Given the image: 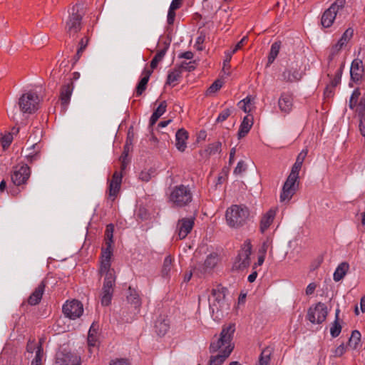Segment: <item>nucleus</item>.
<instances>
[{"label":"nucleus","instance_id":"43","mask_svg":"<svg viewBox=\"0 0 365 365\" xmlns=\"http://www.w3.org/2000/svg\"><path fill=\"white\" fill-rule=\"evenodd\" d=\"M113 231L114 226L112 224L108 225L105 233L106 244H113Z\"/></svg>","mask_w":365,"mask_h":365},{"label":"nucleus","instance_id":"34","mask_svg":"<svg viewBox=\"0 0 365 365\" xmlns=\"http://www.w3.org/2000/svg\"><path fill=\"white\" fill-rule=\"evenodd\" d=\"M280 47H281L280 41L274 42L272 45L271 50H270V52H269V54L268 56V61H267V66H269L270 64H272L274 62V61L275 60V58H277V56L279 53Z\"/></svg>","mask_w":365,"mask_h":365},{"label":"nucleus","instance_id":"13","mask_svg":"<svg viewBox=\"0 0 365 365\" xmlns=\"http://www.w3.org/2000/svg\"><path fill=\"white\" fill-rule=\"evenodd\" d=\"M81 357L71 352H61L56 359V365H81Z\"/></svg>","mask_w":365,"mask_h":365},{"label":"nucleus","instance_id":"41","mask_svg":"<svg viewBox=\"0 0 365 365\" xmlns=\"http://www.w3.org/2000/svg\"><path fill=\"white\" fill-rule=\"evenodd\" d=\"M97 342L96 329L94 324L91 327L88 335V344L91 346H95Z\"/></svg>","mask_w":365,"mask_h":365},{"label":"nucleus","instance_id":"29","mask_svg":"<svg viewBox=\"0 0 365 365\" xmlns=\"http://www.w3.org/2000/svg\"><path fill=\"white\" fill-rule=\"evenodd\" d=\"M73 89V82L64 85L61 90L60 98L63 105L67 106L70 101Z\"/></svg>","mask_w":365,"mask_h":365},{"label":"nucleus","instance_id":"40","mask_svg":"<svg viewBox=\"0 0 365 365\" xmlns=\"http://www.w3.org/2000/svg\"><path fill=\"white\" fill-rule=\"evenodd\" d=\"M360 339L361 333L357 330L353 331L349 340V346L353 349H356L360 341Z\"/></svg>","mask_w":365,"mask_h":365},{"label":"nucleus","instance_id":"12","mask_svg":"<svg viewBox=\"0 0 365 365\" xmlns=\"http://www.w3.org/2000/svg\"><path fill=\"white\" fill-rule=\"evenodd\" d=\"M301 67L298 63L292 64L282 74V80L288 83L299 81L302 77V72L300 71Z\"/></svg>","mask_w":365,"mask_h":365},{"label":"nucleus","instance_id":"2","mask_svg":"<svg viewBox=\"0 0 365 365\" xmlns=\"http://www.w3.org/2000/svg\"><path fill=\"white\" fill-rule=\"evenodd\" d=\"M174 208H181L187 206L192 200L190 189L184 185H176L170 191L168 197Z\"/></svg>","mask_w":365,"mask_h":365},{"label":"nucleus","instance_id":"49","mask_svg":"<svg viewBox=\"0 0 365 365\" xmlns=\"http://www.w3.org/2000/svg\"><path fill=\"white\" fill-rule=\"evenodd\" d=\"M223 82L217 79L216 80L207 90V94L215 93L216 91L220 89L222 86Z\"/></svg>","mask_w":365,"mask_h":365},{"label":"nucleus","instance_id":"52","mask_svg":"<svg viewBox=\"0 0 365 365\" xmlns=\"http://www.w3.org/2000/svg\"><path fill=\"white\" fill-rule=\"evenodd\" d=\"M356 110L360 118H365V96L361 98Z\"/></svg>","mask_w":365,"mask_h":365},{"label":"nucleus","instance_id":"60","mask_svg":"<svg viewBox=\"0 0 365 365\" xmlns=\"http://www.w3.org/2000/svg\"><path fill=\"white\" fill-rule=\"evenodd\" d=\"M232 53H230V52H226L225 53V59L224 60V62H223V68H222V71L226 73V69L230 68V62L231 61V58H232Z\"/></svg>","mask_w":365,"mask_h":365},{"label":"nucleus","instance_id":"3","mask_svg":"<svg viewBox=\"0 0 365 365\" xmlns=\"http://www.w3.org/2000/svg\"><path fill=\"white\" fill-rule=\"evenodd\" d=\"M250 215L249 209L243 205H233L229 207L225 214L229 226L239 227L242 226Z\"/></svg>","mask_w":365,"mask_h":365},{"label":"nucleus","instance_id":"4","mask_svg":"<svg viewBox=\"0 0 365 365\" xmlns=\"http://www.w3.org/2000/svg\"><path fill=\"white\" fill-rule=\"evenodd\" d=\"M226 289L217 286L212 289L211 297L209 298L210 309L212 314L216 313V317H222L224 312H227L230 307L225 301Z\"/></svg>","mask_w":365,"mask_h":365},{"label":"nucleus","instance_id":"33","mask_svg":"<svg viewBox=\"0 0 365 365\" xmlns=\"http://www.w3.org/2000/svg\"><path fill=\"white\" fill-rule=\"evenodd\" d=\"M153 71L147 70L145 71V76L141 78L136 87L137 96H140L146 89L148 82Z\"/></svg>","mask_w":365,"mask_h":365},{"label":"nucleus","instance_id":"36","mask_svg":"<svg viewBox=\"0 0 365 365\" xmlns=\"http://www.w3.org/2000/svg\"><path fill=\"white\" fill-rule=\"evenodd\" d=\"M129 295L127 297L129 303L133 304L135 308H138L140 306V300L138 294L135 290L132 289L131 287L128 289Z\"/></svg>","mask_w":365,"mask_h":365},{"label":"nucleus","instance_id":"47","mask_svg":"<svg viewBox=\"0 0 365 365\" xmlns=\"http://www.w3.org/2000/svg\"><path fill=\"white\" fill-rule=\"evenodd\" d=\"M155 170L153 168L148 170H143L140 174V179L144 182H148L153 176H154Z\"/></svg>","mask_w":365,"mask_h":365},{"label":"nucleus","instance_id":"25","mask_svg":"<svg viewBox=\"0 0 365 365\" xmlns=\"http://www.w3.org/2000/svg\"><path fill=\"white\" fill-rule=\"evenodd\" d=\"M276 215L274 209H270L267 212L261 219L260 221V230L264 232L272 223Z\"/></svg>","mask_w":365,"mask_h":365},{"label":"nucleus","instance_id":"19","mask_svg":"<svg viewBox=\"0 0 365 365\" xmlns=\"http://www.w3.org/2000/svg\"><path fill=\"white\" fill-rule=\"evenodd\" d=\"M292 97L288 93H283L281 94L278 101V106L282 112L288 113L292 108Z\"/></svg>","mask_w":365,"mask_h":365},{"label":"nucleus","instance_id":"28","mask_svg":"<svg viewBox=\"0 0 365 365\" xmlns=\"http://www.w3.org/2000/svg\"><path fill=\"white\" fill-rule=\"evenodd\" d=\"M170 328V324L167 319L159 317L155 323V332L159 336H164Z\"/></svg>","mask_w":365,"mask_h":365},{"label":"nucleus","instance_id":"32","mask_svg":"<svg viewBox=\"0 0 365 365\" xmlns=\"http://www.w3.org/2000/svg\"><path fill=\"white\" fill-rule=\"evenodd\" d=\"M349 264L347 262H341L336 269L334 273V280L339 282L346 275L349 270Z\"/></svg>","mask_w":365,"mask_h":365},{"label":"nucleus","instance_id":"20","mask_svg":"<svg viewBox=\"0 0 365 365\" xmlns=\"http://www.w3.org/2000/svg\"><path fill=\"white\" fill-rule=\"evenodd\" d=\"M188 138L187 132L183 129H179L175 134V146L180 152H184L187 148L186 141Z\"/></svg>","mask_w":365,"mask_h":365},{"label":"nucleus","instance_id":"54","mask_svg":"<svg viewBox=\"0 0 365 365\" xmlns=\"http://www.w3.org/2000/svg\"><path fill=\"white\" fill-rule=\"evenodd\" d=\"M346 4V0H336L329 7L335 10L336 13L342 9Z\"/></svg>","mask_w":365,"mask_h":365},{"label":"nucleus","instance_id":"44","mask_svg":"<svg viewBox=\"0 0 365 365\" xmlns=\"http://www.w3.org/2000/svg\"><path fill=\"white\" fill-rule=\"evenodd\" d=\"M36 145V143L32 144L31 148L26 149V152L28 153L26 154V156L30 163L33 162L34 160H36L38 156V151H31L32 150H34L35 148Z\"/></svg>","mask_w":365,"mask_h":365},{"label":"nucleus","instance_id":"31","mask_svg":"<svg viewBox=\"0 0 365 365\" xmlns=\"http://www.w3.org/2000/svg\"><path fill=\"white\" fill-rule=\"evenodd\" d=\"M19 132V129L13 128L11 131L6 133L1 136V147L3 150H6L11 145L14 139V135H16Z\"/></svg>","mask_w":365,"mask_h":365},{"label":"nucleus","instance_id":"21","mask_svg":"<svg viewBox=\"0 0 365 365\" xmlns=\"http://www.w3.org/2000/svg\"><path fill=\"white\" fill-rule=\"evenodd\" d=\"M222 143L220 141H215L207 145V148L200 151V155L205 159H208L211 155L220 153L222 150Z\"/></svg>","mask_w":365,"mask_h":365},{"label":"nucleus","instance_id":"64","mask_svg":"<svg viewBox=\"0 0 365 365\" xmlns=\"http://www.w3.org/2000/svg\"><path fill=\"white\" fill-rule=\"evenodd\" d=\"M269 242L268 240L264 242L262 245L261 248L259 249V253L263 255H265V254L269 248Z\"/></svg>","mask_w":365,"mask_h":365},{"label":"nucleus","instance_id":"63","mask_svg":"<svg viewBox=\"0 0 365 365\" xmlns=\"http://www.w3.org/2000/svg\"><path fill=\"white\" fill-rule=\"evenodd\" d=\"M110 365H130V364L126 359H120L112 361Z\"/></svg>","mask_w":365,"mask_h":365},{"label":"nucleus","instance_id":"9","mask_svg":"<svg viewBox=\"0 0 365 365\" xmlns=\"http://www.w3.org/2000/svg\"><path fill=\"white\" fill-rule=\"evenodd\" d=\"M297 178L289 175L284 183L282 190L280 194V202H288L292 199L297 190V185H296V182H297Z\"/></svg>","mask_w":365,"mask_h":365},{"label":"nucleus","instance_id":"35","mask_svg":"<svg viewBox=\"0 0 365 365\" xmlns=\"http://www.w3.org/2000/svg\"><path fill=\"white\" fill-rule=\"evenodd\" d=\"M168 46L169 43H165V48L158 51L153 57L150 62V67L152 69H155L158 66V63L162 61L166 53Z\"/></svg>","mask_w":365,"mask_h":365},{"label":"nucleus","instance_id":"39","mask_svg":"<svg viewBox=\"0 0 365 365\" xmlns=\"http://www.w3.org/2000/svg\"><path fill=\"white\" fill-rule=\"evenodd\" d=\"M173 258L170 255L167 256L163 262L162 274L163 277H168L172 268Z\"/></svg>","mask_w":365,"mask_h":365},{"label":"nucleus","instance_id":"46","mask_svg":"<svg viewBox=\"0 0 365 365\" xmlns=\"http://www.w3.org/2000/svg\"><path fill=\"white\" fill-rule=\"evenodd\" d=\"M180 74L181 71L179 68L175 69L173 71L170 72L168 75L167 83L170 84L173 82L178 81L180 76Z\"/></svg>","mask_w":365,"mask_h":365},{"label":"nucleus","instance_id":"45","mask_svg":"<svg viewBox=\"0 0 365 365\" xmlns=\"http://www.w3.org/2000/svg\"><path fill=\"white\" fill-rule=\"evenodd\" d=\"M43 356V349L41 344H39L37 347L35 358L31 361V365H41Z\"/></svg>","mask_w":365,"mask_h":365},{"label":"nucleus","instance_id":"10","mask_svg":"<svg viewBox=\"0 0 365 365\" xmlns=\"http://www.w3.org/2000/svg\"><path fill=\"white\" fill-rule=\"evenodd\" d=\"M63 312L67 317L76 319L81 317L83 312V304L76 299L67 302L63 306Z\"/></svg>","mask_w":365,"mask_h":365},{"label":"nucleus","instance_id":"42","mask_svg":"<svg viewBox=\"0 0 365 365\" xmlns=\"http://www.w3.org/2000/svg\"><path fill=\"white\" fill-rule=\"evenodd\" d=\"M129 144L130 145L131 144V138H130V133H128L126 145L124 147V151L120 158V160L122 163V169L123 170H124L126 166L125 158L128 156V150H129Z\"/></svg>","mask_w":365,"mask_h":365},{"label":"nucleus","instance_id":"17","mask_svg":"<svg viewBox=\"0 0 365 365\" xmlns=\"http://www.w3.org/2000/svg\"><path fill=\"white\" fill-rule=\"evenodd\" d=\"M106 247L103 249L102 251V260L100 268V273L103 274V271H108L110 269V259L112 255V245L111 244H106Z\"/></svg>","mask_w":365,"mask_h":365},{"label":"nucleus","instance_id":"48","mask_svg":"<svg viewBox=\"0 0 365 365\" xmlns=\"http://www.w3.org/2000/svg\"><path fill=\"white\" fill-rule=\"evenodd\" d=\"M341 331V326L339 324V321H334L330 329V334L332 337H336Z\"/></svg>","mask_w":365,"mask_h":365},{"label":"nucleus","instance_id":"18","mask_svg":"<svg viewBox=\"0 0 365 365\" xmlns=\"http://www.w3.org/2000/svg\"><path fill=\"white\" fill-rule=\"evenodd\" d=\"M45 287L46 283L44 281H42L34 289V291L31 293L28 299V303L30 305H36L41 302L43 294L44 292Z\"/></svg>","mask_w":365,"mask_h":365},{"label":"nucleus","instance_id":"1","mask_svg":"<svg viewBox=\"0 0 365 365\" xmlns=\"http://www.w3.org/2000/svg\"><path fill=\"white\" fill-rule=\"evenodd\" d=\"M235 331V324H230L222 327L218 337L215 336L210 346V351L219 353L210 356L208 365H222L229 357L235 347L232 342Z\"/></svg>","mask_w":365,"mask_h":365},{"label":"nucleus","instance_id":"30","mask_svg":"<svg viewBox=\"0 0 365 365\" xmlns=\"http://www.w3.org/2000/svg\"><path fill=\"white\" fill-rule=\"evenodd\" d=\"M167 103L165 101H162L158 107L155 110L150 119V126H153L160 116L166 111Z\"/></svg>","mask_w":365,"mask_h":365},{"label":"nucleus","instance_id":"7","mask_svg":"<svg viewBox=\"0 0 365 365\" xmlns=\"http://www.w3.org/2000/svg\"><path fill=\"white\" fill-rule=\"evenodd\" d=\"M327 306L321 302L317 303L315 307H310L307 312V319L312 324H322L325 321L327 316Z\"/></svg>","mask_w":365,"mask_h":365},{"label":"nucleus","instance_id":"37","mask_svg":"<svg viewBox=\"0 0 365 365\" xmlns=\"http://www.w3.org/2000/svg\"><path fill=\"white\" fill-rule=\"evenodd\" d=\"M353 34L354 29L352 28H348L338 41L339 46L343 48L351 40Z\"/></svg>","mask_w":365,"mask_h":365},{"label":"nucleus","instance_id":"51","mask_svg":"<svg viewBox=\"0 0 365 365\" xmlns=\"http://www.w3.org/2000/svg\"><path fill=\"white\" fill-rule=\"evenodd\" d=\"M113 296L112 292L103 291V295L101 297V304L103 306H108L110 304Z\"/></svg>","mask_w":365,"mask_h":365},{"label":"nucleus","instance_id":"11","mask_svg":"<svg viewBox=\"0 0 365 365\" xmlns=\"http://www.w3.org/2000/svg\"><path fill=\"white\" fill-rule=\"evenodd\" d=\"M30 174V168L27 165L16 167L11 175V180L14 185H21L27 181Z\"/></svg>","mask_w":365,"mask_h":365},{"label":"nucleus","instance_id":"38","mask_svg":"<svg viewBox=\"0 0 365 365\" xmlns=\"http://www.w3.org/2000/svg\"><path fill=\"white\" fill-rule=\"evenodd\" d=\"M271 354L272 350L269 347L263 349L259 356V365H267L270 361Z\"/></svg>","mask_w":365,"mask_h":365},{"label":"nucleus","instance_id":"57","mask_svg":"<svg viewBox=\"0 0 365 365\" xmlns=\"http://www.w3.org/2000/svg\"><path fill=\"white\" fill-rule=\"evenodd\" d=\"M178 9L177 8H173L172 9V6H170L168 13V24L169 25H172L174 23L175 13V11Z\"/></svg>","mask_w":365,"mask_h":365},{"label":"nucleus","instance_id":"6","mask_svg":"<svg viewBox=\"0 0 365 365\" xmlns=\"http://www.w3.org/2000/svg\"><path fill=\"white\" fill-rule=\"evenodd\" d=\"M78 5L72 7V13L66 23V31L70 35L76 34L81 29L82 15L78 13Z\"/></svg>","mask_w":365,"mask_h":365},{"label":"nucleus","instance_id":"56","mask_svg":"<svg viewBox=\"0 0 365 365\" xmlns=\"http://www.w3.org/2000/svg\"><path fill=\"white\" fill-rule=\"evenodd\" d=\"M231 114V110L229 108L225 109L222 110L217 118V122H223L225 121Z\"/></svg>","mask_w":365,"mask_h":365},{"label":"nucleus","instance_id":"26","mask_svg":"<svg viewBox=\"0 0 365 365\" xmlns=\"http://www.w3.org/2000/svg\"><path fill=\"white\" fill-rule=\"evenodd\" d=\"M102 274H106L104 279L103 291L112 292L113 291V287L115 284V276L113 269H108V271H103Z\"/></svg>","mask_w":365,"mask_h":365},{"label":"nucleus","instance_id":"61","mask_svg":"<svg viewBox=\"0 0 365 365\" xmlns=\"http://www.w3.org/2000/svg\"><path fill=\"white\" fill-rule=\"evenodd\" d=\"M345 352V346L344 344H340L338 347H336L334 351V356H341Z\"/></svg>","mask_w":365,"mask_h":365},{"label":"nucleus","instance_id":"16","mask_svg":"<svg viewBox=\"0 0 365 365\" xmlns=\"http://www.w3.org/2000/svg\"><path fill=\"white\" fill-rule=\"evenodd\" d=\"M364 74V67L362 61L359 59H354L351 66L350 75L351 78L354 82H358L362 78Z\"/></svg>","mask_w":365,"mask_h":365},{"label":"nucleus","instance_id":"27","mask_svg":"<svg viewBox=\"0 0 365 365\" xmlns=\"http://www.w3.org/2000/svg\"><path fill=\"white\" fill-rule=\"evenodd\" d=\"M121 180L122 175L115 172L113 175V178L109 186L110 196L115 197L117 195L120 190Z\"/></svg>","mask_w":365,"mask_h":365},{"label":"nucleus","instance_id":"53","mask_svg":"<svg viewBox=\"0 0 365 365\" xmlns=\"http://www.w3.org/2000/svg\"><path fill=\"white\" fill-rule=\"evenodd\" d=\"M359 96H360V92L359 90L356 89L353 92V93L350 98V100H349V108L351 109H353L356 106L357 101L359 98Z\"/></svg>","mask_w":365,"mask_h":365},{"label":"nucleus","instance_id":"15","mask_svg":"<svg viewBox=\"0 0 365 365\" xmlns=\"http://www.w3.org/2000/svg\"><path fill=\"white\" fill-rule=\"evenodd\" d=\"M217 261L218 259L217 255L210 254L207 257L205 262L199 264L196 269L202 274L210 273L217 264Z\"/></svg>","mask_w":365,"mask_h":365},{"label":"nucleus","instance_id":"14","mask_svg":"<svg viewBox=\"0 0 365 365\" xmlns=\"http://www.w3.org/2000/svg\"><path fill=\"white\" fill-rule=\"evenodd\" d=\"M195 222V217H185L178 222V236L180 240L187 237L191 232Z\"/></svg>","mask_w":365,"mask_h":365},{"label":"nucleus","instance_id":"62","mask_svg":"<svg viewBox=\"0 0 365 365\" xmlns=\"http://www.w3.org/2000/svg\"><path fill=\"white\" fill-rule=\"evenodd\" d=\"M359 128L361 135L365 137V118H360Z\"/></svg>","mask_w":365,"mask_h":365},{"label":"nucleus","instance_id":"5","mask_svg":"<svg viewBox=\"0 0 365 365\" xmlns=\"http://www.w3.org/2000/svg\"><path fill=\"white\" fill-rule=\"evenodd\" d=\"M39 97L33 92L24 93L19 100L21 110L26 113H33L38 108Z\"/></svg>","mask_w":365,"mask_h":365},{"label":"nucleus","instance_id":"8","mask_svg":"<svg viewBox=\"0 0 365 365\" xmlns=\"http://www.w3.org/2000/svg\"><path fill=\"white\" fill-rule=\"evenodd\" d=\"M252 252V246L250 242H246L244 247L239 252L238 256L233 264L232 269L242 270L250 264V255Z\"/></svg>","mask_w":365,"mask_h":365},{"label":"nucleus","instance_id":"50","mask_svg":"<svg viewBox=\"0 0 365 365\" xmlns=\"http://www.w3.org/2000/svg\"><path fill=\"white\" fill-rule=\"evenodd\" d=\"M252 99L247 96L245 99L239 102L238 106L243 110L245 113L250 111V105L251 104Z\"/></svg>","mask_w":365,"mask_h":365},{"label":"nucleus","instance_id":"59","mask_svg":"<svg viewBox=\"0 0 365 365\" xmlns=\"http://www.w3.org/2000/svg\"><path fill=\"white\" fill-rule=\"evenodd\" d=\"M342 48V47L339 46V43H336L334 46H333L331 48L330 54L329 56V60L331 61L334 57L338 54L339 51Z\"/></svg>","mask_w":365,"mask_h":365},{"label":"nucleus","instance_id":"55","mask_svg":"<svg viewBox=\"0 0 365 365\" xmlns=\"http://www.w3.org/2000/svg\"><path fill=\"white\" fill-rule=\"evenodd\" d=\"M194 63H195V61L182 62L178 68L180 69L181 71H182V70L192 71L195 68Z\"/></svg>","mask_w":365,"mask_h":365},{"label":"nucleus","instance_id":"22","mask_svg":"<svg viewBox=\"0 0 365 365\" xmlns=\"http://www.w3.org/2000/svg\"><path fill=\"white\" fill-rule=\"evenodd\" d=\"M308 150L307 149L302 150L297 155L296 162L292 168L289 175L299 178V172L301 170L303 162L307 155Z\"/></svg>","mask_w":365,"mask_h":365},{"label":"nucleus","instance_id":"58","mask_svg":"<svg viewBox=\"0 0 365 365\" xmlns=\"http://www.w3.org/2000/svg\"><path fill=\"white\" fill-rule=\"evenodd\" d=\"M246 170V165L245 164L244 161L240 160L238 162L236 168L234 170V174L235 175H240L242 172L245 171Z\"/></svg>","mask_w":365,"mask_h":365},{"label":"nucleus","instance_id":"24","mask_svg":"<svg viewBox=\"0 0 365 365\" xmlns=\"http://www.w3.org/2000/svg\"><path fill=\"white\" fill-rule=\"evenodd\" d=\"M253 125V117L251 115L244 117L238 131V138H244L250 131Z\"/></svg>","mask_w":365,"mask_h":365},{"label":"nucleus","instance_id":"23","mask_svg":"<svg viewBox=\"0 0 365 365\" xmlns=\"http://www.w3.org/2000/svg\"><path fill=\"white\" fill-rule=\"evenodd\" d=\"M337 13L332 8L326 9L321 19V24L324 28H329L334 23Z\"/></svg>","mask_w":365,"mask_h":365}]
</instances>
